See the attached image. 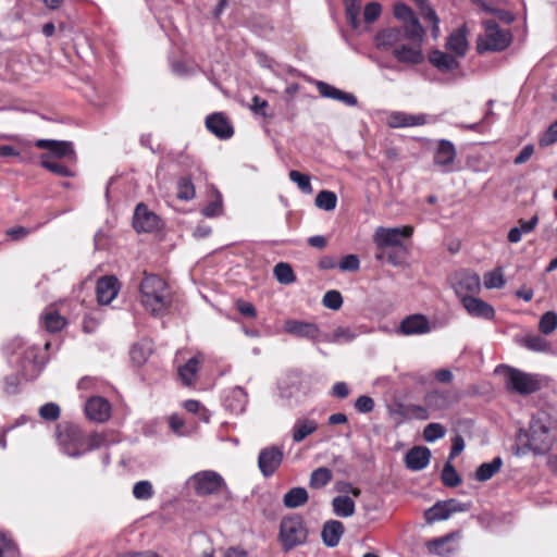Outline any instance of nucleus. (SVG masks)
I'll return each instance as SVG.
<instances>
[{
	"mask_svg": "<svg viewBox=\"0 0 557 557\" xmlns=\"http://www.w3.org/2000/svg\"><path fill=\"white\" fill-rule=\"evenodd\" d=\"M215 198L210 201L203 209L202 214L208 218L219 216L223 212L222 196L219 191H214Z\"/></svg>",
	"mask_w": 557,
	"mask_h": 557,
	"instance_id": "nucleus-48",
	"label": "nucleus"
},
{
	"mask_svg": "<svg viewBox=\"0 0 557 557\" xmlns=\"http://www.w3.org/2000/svg\"><path fill=\"white\" fill-rule=\"evenodd\" d=\"M85 412L91 421L106 422L111 417V405L106 398L94 396L86 401Z\"/></svg>",
	"mask_w": 557,
	"mask_h": 557,
	"instance_id": "nucleus-15",
	"label": "nucleus"
},
{
	"mask_svg": "<svg viewBox=\"0 0 557 557\" xmlns=\"http://www.w3.org/2000/svg\"><path fill=\"white\" fill-rule=\"evenodd\" d=\"M381 11H382V7L380 3H377V2L368 3L363 11V17H364L366 22H368V23L375 22L379 18Z\"/></svg>",
	"mask_w": 557,
	"mask_h": 557,
	"instance_id": "nucleus-61",
	"label": "nucleus"
},
{
	"mask_svg": "<svg viewBox=\"0 0 557 557\" xmlns=\"http://www.w3.org/2000/svg\"><path fill=\"white\" fill-rule=\"evenodd\" d=\"M151 351H152L151 343L148 341H143L140 343L135 344L131 348V352H129L131 359L133 360L134 363H136L138 366L143 364L144 362L147 361Z\"/></svg>",
	"mask_w": 557,
	"mask_h": 557,
	"instance_id": "nucleus-35",
	"label": "nucleus"
},
{
	"mask_svg": "<svg viewBox=\"0 0 557 557\" xmlns=\"http://www.w3.org/2000/svg\"><path fill=\"white\" fill-rule=\"evenodd\" d=\"M283 461V450L276 446L265 447L260 450L258 467L263 476H271Z\"/></svg>",
	"mask_w": 557,
	"mask_h": 557,
	"instance_id": "nucleus-11",
	"label": "nucleus"
},
{
	"mask_svg": "<svg viewBox=\"0 0 557 557\" xmlns=\"http://www.w3.org/2000/svg\"><path fill=\"white\" fill-rule=\"evenodd\" d=\"M409 41L403 42L399 47L393 51L394 58L406 65H418L424 61V54L421 49V42L423 39L416 40L413 38H407Z\"/></svg>",
	"mask_w": 557,
	"mask_h": 557,
	"instance_id": "nucleus-8",
	"label": "nucleus"
},
{
	"mask_svg": "<svg viewBox=\"0 0 557 557\" xmlns=\"http://www.w3.org/2000/svg\"><path fill=\"white\" fill-rule=\"evenodd\" d=\"M288 176L293 183L297 184L298 188L301 191H304L306 194L312 193V186L310 183V177L308 175L302 174L296 170H293L289 172Z\"/></svg>",
	"mask_w": 557,
	"mask_h": 557,
	"instance_id": "nucleus-46",
	"label": "nucleus"
},
{
	"mask_svg": "<svg viewBox=\"0 0 557 557\" xmlns=\"http://www.w3.org/2000/svg\"><path fill=\"white\" fill-rule=\"evenodd\" d=\"M407 38L405 28L389 27L380 30L375 35V46L380 50H392L393 52L396 47H399Z\"/></svg>",
	"mask_w": 557,
	"mask_h": 557,
	"instance_id": "nucleus-12",
	"label": "nucleus"
},
{
	"mask_svg": "<svg viewBox=\"0 0 557 557\" xmlns=\"http://www.w3.org/2000/svg\"><path fill=\"white\" fill-rule=\"evenodd\" d=\"M207 128L221 139L230 138L233 135V127L227 119L221 113H213L206 119Z\"/></svg>",
	"mask_w": 557,
	"mask_h": 557,
	"instance_id": "nucleus-22",
	"label": "nucleus"
},
{
	"mask_svg": "<svg viewBox=\"0 0 557 557\" xmlns=\"http://www.w3.org/2000/svg\"><path fill=\"white\" fill-rule=\"evenodd\" d=\"M58 442L64 454L69 457H78L86 453L85 437L77 426L69 425L63 428L59 432Z\"/></svg>",
	"mask_w": 557,
	"mask_h": 557,
	"instance_id": "nucleus-5",
	"label": "nucleus"
},
{
	"mask_svg": "<svg viewBox=\"0 0 557 557\" xmlns=\"http://www.w3.org/2000/svg\"><path fill=\"white\" fill-rule=\"evenodd\" d=\"M454 289L460 301L463 297H471L481 290V278L479 274L469 271L456 273Z\"/></svg>",
	"mask_w": 557,
	"mask_h": 557,
	"instance_id": "nucleus-10",
	"label": "nucleus"
},
{
	"mask_svg": "<svg viewBox=\"0 0 557 557\" xmlns=\"http://www.w3.org/2000/svg\"><path fill=\"white\" fill-rule=\"evenodd\" d=\"M323 305L332 310H338L343 305V297L337 290H329L324 294Z\"/></svg>",
	"mask_w": 557,
	"mask_h": 557,
	"instance_id": "nucleus-56",
	"label": "nucleus"
},
{
	"mask_svg": "<svg viewBox=\"0 0 557 557\" xmlns=\"http://www.w3.org/2000/svg\"><path fill=\"white\" fill-rule=\"evenodd\" d=\"M35 146L39 149H47L49 150L48 153L45 156H48L49 159L52 158H69L74 159V150L72 147V144L70 141L64 140H52V139H38L35 143Z\"/></svg>",
	"mask_w": 557,
	"mask_h": 557,
	"instance_id": "nucleus-17",
	"label": "nucleus"
},
{
	"mask_svg": "<svg viewBox=\"0 0 557 557\" xmlns=\"http://www.w3.org/2000/svg\"><path fill=\"white\" fill-rule=\"evenodd\" d=\"M442 481L444 485L454 487L457 486L460 483V476L457 473L456 469L451 466L450 462H447L444 466V469L442 471Z\"/></svg>",
	"mask_w": 557,
	"mask_h": 557,
	"instance_id": "nucleus-49",
	"label": "nucleus"
},
{
	"mask_svg": "<svg viewBox=\"0 0 557 557\" xmlns=\"http://www.w3.org/2000/svg\"><path fill=\"white\" fill-rule=\"evenodd\" d=\"M106 445H108L106 433H91L88 437H85L86 451L98 449Z\"/></svg>",
	"mask_w": 557,
	"mask_h": 557,
	"instance_id": "nucleus-52",
	"label": "nucleus"
},
{
	"mask_svg": "<svg viewBox=\"0 0 557 557\" xmlns=\"http://www.w3.org/2000/svg\"><path fill=\"white\" fill-rule=\"evenodd\" d=\"M446 48L454 52L456 57H463L466 54L468 40L465 27H460L450 34L446 42Z\"/></svg>",
	"mask_w": 557,
	"mask_h": 557,
	"instance_id": "nucleus-25",
	"label": "nucleus"
},
{
	"mask_svg": "<svg viewBox=\"0 0 557 557\" xmlns=\"http://www.w3.org/2000/svg\"><path fill=\"white\" fill-rule=\"evenodd\" d=\"M332 505L335 515L338 517L348 518L355 513V502L348 496H336Z\"/></svg>",
	"mask_w": 557,
	"mask_h": 557,
	"instance_id": "nucleus-33",
	"label": "nucleus"
},
{
	"mask_svg": "<svg viewBox=\"0 0 557 557\" xmlns=\"http://www.w3.org/2000/svg\"><path fill=\"white\" fill-rule=\"evenodd\" d=\"M394 15L404 23L403 28H405L408 38L423 39L424 29L408 5L401 2L396 3L394 5Z\"/></svg>",
	"mask_w": 557,
	"mask_h": 557,
	"instance_id": "nucleus-9",
	"label": "nucleus"
},
{
	"mask_svg": "<svg viewBox=\"0 0 557 557\" xmlns=\"http://www.w3.org/2000/svg\"><path fill=\"white\" fill-rule=\"evenodd\" d=\"M332 480V472L330 469L321 467L312 471L310 475L309 485L312 488H321L327 485Z\"/></svg>",
	"mask_w": 557,
	"mask_h": 557,
	"instance_id": "nucleus-37",
	"label": "nucleus"
},
{
	"mask_svg": "<svg viewBox=\"0 0 557 557\" xmlns=\"http://www.w3.org/2000/svg\"><path fill=\"white\" fill-rule=\"evenodd\" d=\"M41 165L48 171L59 176L67 177L73 175V172L69 166L52 159H49L48 156H42Z\"/></svg>",
	"mask_w": 557,
	"mask_h": 557,
	"instance_id": "nucleus-40",
	"label": "nucleus"
},
{
	"mask_svg": "<svg viewBox=\"0 0 557 557\" xmlns=\"http://www.w3.org/2000/svg\"><path fill=\"white\" fill-rule=\"evenodd\" d=\"M523 345L533 351L547 352L550 350L549 343L540 335H528L523 338Z\"/></svg>",
	"mask_w": 557,
	"mask_h": 557,
	"instance_id": "nucleus-42",
	"label": "nucleus"
},
{
	"mask_svg": "<svg viewBox=\"0 0 557 557\" xmlns=\"http://www.w3.org/2000/svg\"><path fill=\"white\" fill-rule=\"evenodd\" d=\"M42 419L54 421L60 417V407L54 403H47L39 409Z\"/></svg>",
	"mask_w": 557,
	"mask_h": 557,
	"instance_id": "nucleus-58",
	"label": "nucleus"
},
{
	"mask_svg": "<svg viewBox=\"0 0 557 557\" xmlns=\"http://www.w3.org/2000/svg\"><path fill=\"white\" fill-rule=\"evenodd\" d=\"M446 433L445 428L440 423H430L424 428L423 437L426 442L432 443L442 438Z\"/></svg>",
	"mask_w": 557,
	"mask_h": 557,
	"instance_id": "nucleus-50",
	"label": "nucleus"
},
{
	"mask_svg": "<svg viewBox=\"0 0 557 557\" xmlns=\"http://www.w3.org/2000/svg\"><path fill=\"white\" fill-rule=\"evenodd\" d=\"M557 141V120L552 123L544 135L540 138L539 145L541 147H548Z\"/></svg>",
	"mask_w": 557,
	"mask_h": 557,
	"instance_id": "nucleus-59",
	"label": "nucleus"
},
{
	"mask_svg": "<svg viewBox=\"0 0 557 557\" xmlns=\"http://www.w3.org/2000/svg\"><path fill=\"white\" fill-rule=\"evenodd\" d=\"M274 276L281 284H292L296 281V276L288 263L280 262L274 267Z\"/></svg>",
	"mask_w": 557,
	"mask_h": 557,
	"instance_id": "nucleus-41",
	"label": "nucleus"
},
{
	"mask_svg": "<svg viewBox=\"0 0 557 557\" xmlns=\"http://www.w3.org/2000/svg\"><path fill=\"white\" fill-rule=\"evenodd\" d=\"M429 60L436 69L443 72L453 71L459 65L455 57L440 50L433 51Z\"/></svg>",
	"mask_w": 557,
	"mask_h": 557,
	"instance_id": "nucleus-30",
	"label": "nucleus"
},
{
	"mask_svg": "<svg viewBox=\"0 0 557 557\" xmlns=\"http://www.w3.org/2000/svg\"><path fill=\"white\" fill-rule=\"evenodd\" d=\"M139 293L140 304L152 315L162 317L171 307L172 297L168 284L158 275L145 274Z\"/></svg>",
	"mask_w": 557,
	"mask_h": 557,
	"instance_id": "nucleus-1",
	"label": "nucleus"
},
{
	"mask_svg": "<svg viewBox=\"0 0 557 557\" xmlns=\"http://www.w3.org/2000/svg\"><path fill=\"white\" fill-rule=\"evenodd\" d=\"M360 267L359 258L356 255H347L339 262L342 271H357Z\"/></svg>",
	"mask_w": 557,
	"mask_h": 557,
	"instance_id": "nucleus-63",
	"label": "nucleus"
},
{
	"mask_svg": "<svg viewBox=\"0 0 557 557\" xmlns=\"http://www.w3.org/2000/svg\"><path fill=\"white\" fill-rule=\"evenodd\" d=\"M16 547L11 537L3 531H0V557H14Z\"/></svg>",
	"mask_w": 557,
	"mask_h": 557,
	"instance_id": "nucleus-53",
	"label": "nucleus"
},
{
	"mask_svg": "<svg viewBox=\"0 0 557 557\" xmlns=\"http://www.w3.org/2000/svg\"><path fill=\"white\" fill-rule=\"evenodd\" d=\"M119 293V281L114 276H103L96 286L97 299L100 305H109Z\"/></svg>",
	"mask_w": 557,
	"mask_h": 557,
	"instance_id": "nucleus-21",
	"label": "nucleus"
},
{
	"mask_svg": "<svg viewBox=\"0 0 557 557\" xmlns=\"http://www.w3.org/2000/svg\"><path fill=\"white\" fill-rule=\"evenodd\" d=\"M283 330L285 333L308 338L312 342L320 339V330L317 324L298 320H287L284 322Z\"/></svg>",
	"mask_w": 557,
	"mask_h": 557,
	"instance_id": "nucleus-14",
	"label": "nucleus"
},
{
	"mask_svg": "<svg viewBox=\"0 0 557 557\" xmlns=\"http://www.w3.org/2000/svg\"><path fill=\"white\" fill-rule=\"evenodd\" d=\"M413 233L412 226L401 227H377L373 239L379 248L396 247L401 245L403 238L410 237Z\"/></svg>",
	"mask_w": 557,
	"mask_h": 557,
	"instance_id": "nucleus-6",
	"label": "nucleus"
},
{
	"mask_svg": "<svg viewBox=\"0 0 557 557\" xmlns=\"http://www.w3.org/2000/svg\"><path fill=\"white\" fill-rule=\"evenodd\" d=\"M355 409L360 413H369L374 409V400L366 395L359 396L355 401Z\"/></svg>",
	"mask_w": 557,
	"mask_h": 557,
	"instance_id": "nucleus-62",
	"label": "nucleus"
},
{
	"mask_svg": "<svg viewBox=\"0 0 557 557\" xmlns=\"http://www.w3.org/2000/svg\"><path fill=\"white\" fill-rule=\"evenodd\" d=\"M359 5L355 0H345V13L349 24L357 28L359 25Z\"/></svg>",
	"mask_w": 557,
	"mask_h": 557,
	"instance_id": "nucleus-54",
	"label": "nucleus"
},
{
	"mask_svg": "<svg viewBox=\"0 0 557 557\" xmlns=\"http://www.w3.org/2000/svg\"><path fill=\"white\" fill-rule=\"evenodd\" d=\"M425 405L430 408L440 409L446 405V399L440 392H431L425 395Z\"/></svg>",
	"mask_w": 557,
	"mask_h": 557,
	"instance_id": "nucleus-60",
	"label": "nucleus"
},
{
	"mask_svg": "<svg viewBox=\"0 0 557 557\" xmlns=\"http://www.w3.org/2000/svg\"><path fill=\"white\" fill-rule=\"evenodd\" d=\"M236 308L245 317L255 318L257 314L255 306L242 299L236 301Z\"/></svg>",
	"mask_w": 557,
	"mask_h": 557,
	"instance_id": "nucleus-64",
	"label": "nucleus"
},
{
	"mask_svg": "<svg viewBox=\"0 0 557 557\" xmlns=\"http://www.w3.org/2000/svg\"><path fill=\"white\" fill-rule=\"evenodd\" d=\"M457 152L454 144L449 140L442 139L437 143V146L433 153V163L440 168L443 172H450L451 164L456 159Z\"/></svg>",
	"mask_w": 557,
	"mask_h": 557,
	"instance_id": "nucleus-13",
	"label": "nucleus"
},
{
	"mask_svg": "<svg viewBox=\"0 0 557 557\" xmlns=\"http://www.w3.org/2000/svg\"><path fill=\"white\" fill-rule=\"evenodd\" d=\"M450 517L445 500L437 502L434 506L425 511V519L429 523H433L435 521L446 520Z\"/></svg>",
	"mask_w": 557,
	"mask_h": 557,
	"instance_id": "nucleus-39",
	"label": "nucleus"
},
{
	"mask_svg": "<svg viewBox=\"0 0 557 557\" xmlns=\"http://www.w3.org/2000/svg\"><path fill=\"white\" fill-rule=\"evenodd\" d=\"M505 383L509 391L521 395H529L541 388V383L535 374L525 373L518 369L506 367Z\"/></svg>",
	"mask_w": 557,
	"mask_h": 557,
	"instance_id": "nucleus-4",
	"label": "nucleus"
},
{
	"mask_svg": "<svg viewBox=\"0 0 557 557\" xmlns=\"http://www.w3.org/2000/svg\"><path fill=\"white\" fill-rule=\"evenodd\" d=\"M430 458V449L426 447L419 446L410 449L407 453L405 461L408 469L412 471H419L424 469L429 465Z\"/></svg>",
	"mask_w": 557,
	"mask_h": 557,
	"instance_id": "nucleus-23",
	"label": "nucleus"
},
{
	"mask_svg": "<svg viewBox=\"0 0 557 557\" xmlns=\"http://www.w3.org/2000/svg\"><path fill=\"white\" fill-rule=\"evenodd\" d=\"M356 337V333L349 327H337L334 330L330 342L333 343H347Z\"/></svg>",
	"mask_w": 557,
	"mask_h": 557,
	"instance_id": "nucleus-57",
	"label": "nucleus"
},
{
	"mask_svg": "<svg viewBox=\"0 0 557 557\" xmlns=\"http://www.w3.org/2000/svg\"><path fill=\"white\" fill-rule=\"evenodd\" d=\"M430 331V322L423 314L408 315L401 321L399 325V332L407 336L426 334Z\"/></svg>",
	"mask_w": 557,
	"mask_h": 557,
	"instance_id": "nucleus-19",
	"label": "nucleus"
},
{
	"mask_svg": "<svg viewBox=\"0 0 557 557\" xmlns=\"http://www.w3.org/2000/svg\"><path fill=\"white\" fill-rule=\"evenodd\" d=\"M461 304L467 313L472 318L493 320L495 317L494 308L481 298L474 296L463 297Z\"/></svg>",
	"mask_w": 557,
	"mask_h": 557,
	"instance_id": "nucleus-18",
	"label": "nucleus"
},
{
	"mask_svg": "<svg viewBox=\"0 0 557 557\" xmlns=\"http://www.w3.org/2000/svg\"><path fill=\"white\" fill-rule=\"evenodd\" d=\"M484 285L486 288H502L505 285V280L500 269L487 272L484 275Z\"/></svg>",
	"mask_w": 557,
	"mask_h": 557,
	"instance_id": "nucleus-51",
	"label": "nucleus"
},
{
	"mask_svg": "<svg viewBox=\"0 0 557 557\" xmlns=\"http://www.w3.org/2000/svg\"><path fill=\"white\" fill-rule=\"evenodd\" d=\"M453 535H445L443 537L431 540L426 543V548L431 554L438 556H447L455 552V547L448 546Z\"/></svg>",
	"mask_w": 557,
	"mask_h": 557,
	"instance_id": "nucleus-32",
	"label": "nucleus"
},
{
	"mask_svg": "<svg viewBox=\"0 0 557 557\" xmlns=\"http://www.w3.org/2000/svg\"><path fill=\"white\" fill-rule=\"evenodd\" d=\"M420 14L425 22L431 24L432 36L436 39L440 35V20L435 11L428 5H422L420 9Z\"/></svg>",
	"mask_w": 557,
	"mask_h": 557,
	"instance_id": "nucleus-45",
	"label": "nucleus"
},
{
	"mask_svg": "<svg viewBox=\"0 0 557 557\" xmlns=\"http://www.w3.org/2000/svg\"><path fill=\"white\" fill-rule=\"evenodd\" d=\"M386 123L393 128L419 126L426 123V115L394 111L387 115Z\"/></svg>",
	"mask_w": 557,
	"mask_h": 557,
	"instance_id": "nucleus-20",
	"label": "nucleus"
},
{
	"mask_svg": "<svg viewBox=\"0 0 557 557\" xmlns=\"http://www.w3.org/2000/svg\"><path fill=\"white\" fill-rule=\"evenodd\" d=\"M503 465L500 457H495L490 462L482 463L475 472V479L480 482L490 480L497 471H499Z\"/></svg>",
	"mask_w": 557,
	"mask_h": 557,
	"instance_id": "nucleus-34",
	"label": "nucleus"
},
{
	"mask_svg": "<svg viewBox=\"0 0 557 557\" xmlns=\"http://www.w3.org/2000/svg\"><path fill=\"white\" fill-rule=\"evenodd\" d=\"M195 197V187L189 178H181L177 183V198L190 200Z\"/></svg>",
	"mask_w": 557,
	"mask_h": 557,
	"instance_id": "nucleus-47",
	"label": "nucleus"
},
{
	"mask_svg": "<svg viewBox=\"0 0 557 557\" xmlns=\"http://www.w3.org/2000/svg\"><path fill=\"white\" fill-rule=\"evenodd\" d=\"M308 492L304 487H293L283 497V504L287 508H297L308 502Z\"/></svg>",
	"mask_w": 557,
	"mask_h": 557,
	"instance_id": "nucleus-31",
	"label": "nucleus"
},
{
	"mask_svg": "<svg viewBox=\"0 0 557 557\" xmlns=\"http://www.w3.org/2000/svg\"><path fill=\"white\" fill-rule=\"evenodd\" d=\"M154 494L152 483L148 480L138 481L133 486V496L137 500L150 499Z\"/></svg>",
	"mask_w": 557,
	"mask_h": 557,
	"instance_id": "nucleus-43",
	"label": "nucleus"
},
{
	"mask_svg": "<svg viewBox=\"0 0 557 557\" xmlns=\"http://www.w3.org/2000/svg\"><path fill=\"white\" fill-rule=\"evenodd\" d=\"M318 429V423L315 420L301 418L296 420L293 426V441L295 443L302 442L307 436L314 433Z\"/></svg>",
	"mask_w": 557,
	"mask_h": 557,
	"instance_id": "nucleus-29",
	"label": "nucleus"
},
{
	"mask_svg": "<svg viewBox=\"0 0 557 557\" xmlns=\"http://www.w3.org/2000/svg\"><path fill=\"white\" fill-rule=\"evenodd\" d=\"M202 359V355L197 354L194 357H191L184 366L178 368V376L185 385L193 384Z\"/></svg>",
	"mask_w": 557,
	"mask_h": 557,
	"instance_id": "nucleus-28",
	"label": "nucleus"
},
{
	"mask_svg": "<svg viewBox=\"0 0 557 557\" xmlns=\"http://www.w3.org/2000/svg\"><path fill=\"white\" fill-rule=\"evenodd\" d=\"M317 88L320 95L324 98H331L334 100H338L347 106H356L357 104V98L349 92H345L341 89H337L336 87L324 83V82H318Z\"/></svg>",
	"mask_w": 557,
	"mask_h": 557,
	"instance_id": "nucleus-24",
	"label": "nucleus"
},
{
	"mask_svg": "<svg viewBox=\"0 0 557 557\" xmlns=\"http://www.w3.org/2000/svg\"><path fill=\"white\" fill-rule=\"evenodd\" d=\"M133 225L137 232L149 233L159 227V218L144 203H139L134 212Z\"/></svg>",
	"mask_w": 557,
	"mask_h": 557,
	"instance_id": "nucleus-16",
	"label": "nucleus"
},
{
	"mask_svg": "<svg viewBox=\"0 0 557 557\" xmlns=\"http://www.w3.org/2000/svg\"><path fill=\"white\" fill-rule=\"evenodd\" d=\"M548 429L545 426V424L542 423L540 419L533 420L531 424V438L532 441L535 440L536 435L543 434L545 435V438L541 442L540 445H534L532 450L535 454L543 455L546 454L553 444V441L547 437Z\"/></svg>",
	"mask_w": 557,
	"mask_h": 557,
	"instance_id": "nucleus-27",
	"label": "nucleus"
},
{
	"mask_svg": "<svg viewBox=\"0 0 557 557\" xmlns=\"http://www.w3.org/2000/svg\"><path fill=\"white\" fill-rule=\"evenodd\" d=\"M557 329V313L554 311L545 312L539 322V330L544 335L552 334Z\"/></svg>",
	"mask_w": 557,
	"mask_h": 557,
	"instance_id": "nucleus-44",
	"label": "nucleus"
},
{
	"mask_svg": "<svg viewBox=\"0 0 557 557\" xmlns=\"http://www.w3.org/2000/svg\"><path fill=\"white\" fill-rule=\"evenodd\" d=\"M232 398L236 400V404H231L230 407L232 410L236 412H243L245 410V407L247 405V394L246 392L237 386L232 389Z\"/></svg>",
	"mask_w": 557,
	"mask_h": 557,
	"instance_id": "nucleus-55",
	"label": "nucleus"
},
{
	"mask_svg": "<svg viewBox=\"0 0 557 557\" xmlns=\"http://www.w3.org/2000/svg\"><path fill=\"white\" fill-rule=\"evenodd\" d=\"M307 536V528L299 516L286 517L281 521L278 537L285 552L305 544Z\"/></svg>",
	"mask_w": 557,
	"mask_h": 557,
	"instance_id": "nucleus-2",
	"label": "nucleus"
},
{
	"mask_svg": "<svg viewBox=\"0 0 557 557\" xmlns=\"http://www.w3.org/2000/svg\"><path fill=\"white\" fill-rule=\"evenodd\" d=\"M484 34L478 38V51H502L506 49L511 35L508 30L502 29L495 21L486 20L483 22Z\"/></svg>",
	"mask_w": 557,
	"mask_h": 557,
	"instance_id": "nucleus-3",
	"label": "nucleus"
},
{
	"mask_svg": "<svg viewBox=\"0 0 557 557\" xmlns=\"http://www.w3.org/2000/svg\"><path fill=\"white\" fill-rule=\"evenodd\" d=\"M314 202L319 209L332 211L336 208L337 196L333 191L322 190L317 195Z\"/></svg>",
	"mask_w": 557,
	"mask_h": 557,
	"instance_id": "nucleus-38",
	"label": "nucleus"
},
{
	"mask_svg": "<svg viewBox=\"0 0 557 557\" xmlns=\"http://www.w3.org/2000/svg\"><path fill=\"white\" fill-rule=\"evenodd\" d=\"M344 533V525L337 520L329 521L324 524L322 530V540L329 547H335Z\"/></svg>",
	"mask_w": 557,
	"mask_h": 557,
	"instance_id": "nucleus-26",
	"label": "nucleus"
},
{
	"mask_svg": "<svg viewBox=\"0 0 557 557\" xmlns=\"http://www.w3.org/2000/svg\"><path fill=\"white\" fill-rule=\"evenodd\" d=\"M195 491L198 495L205 496L219 493L225 485L223 478L214 471H200L191 476Z\"/></svg>",
	"mask_w": 557,
	"mask_h": 557,
	"instance_id": "nucleus-7",
	"label": "nucleus"
},
{
	"mask_svg": "<svg viewBox=\"0 0 557 557\" xmlns=\"http://www.w3.org/2000/svg\"><path fill=\"white\" fill-rule=\"evenodd\" d=\"M42 323L48 332L54 333L64 327L65 319L58 312L49 310L42 314Z\"/></svg>",
	"mask_w": 557,
	"mask_h": 557,
	"instance_id": "nucleus-36",
	"label": "nucleus"
}]
</instances>
